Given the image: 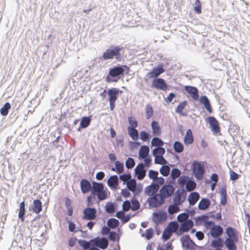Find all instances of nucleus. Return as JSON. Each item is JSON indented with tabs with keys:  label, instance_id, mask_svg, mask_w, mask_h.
Masks as SVG:
<instances>
[{
	"label": "nucleus",
	"instance_id": "41",
	"mask_svg": "<svg viewBox=\"0 0 250 250\" xmlns=\"http://www.w3.org/2000/svg\"><path fill=\"white\" fill-rule=\"evenodd\" d=\"M104 189V185L102 183H99L95 182L93 183L92 193H93L94 192L97 193L99 191H101V190H102Z\"/></svg>",
	"mask_w": 250,
	"mask_h": 250
},
{
	"label": "nucleus",
	"instance_id": "6",
	"mask_svg": "<svg viewBox=\"0 0 250 250\" xmlns=\"http://www.w3.org/2000/svg\"><path fill=\"white\" fill-rule=\"evenodd\" d=\"M186 199V194L182 189H177L175 192L173 198V203L177 205H181Z\"/></svg>",
	"mask_w": 250,
	"mask_h": 250
},
{
	"label": "nucleus",
	"instance_id": "59",
	"mask_svg": "<svg viewBox=\"0 0 250 250\" xmlns=\"http://www.w3.org/2000/svg\"><path fill=\"white\" fill-rule=\"evenodd\" d=\"M158 172L157 171H154L153 170H150L148 171V177L150 179L153 180V181H155L156 178H157V176L158 175Z\"/></svg>",
	"mask_w": 250,
	"mask_h": 250
},
{
	"label": "nucleus",
	"instance_id": "12",
	"mask_svg": "<svg viewBox=\"0 0 250 250\" xmlns=\"http://www.w3.org/2000/svg\"><path fill=\"white\" fill-rule=\"evenodd\" d=\"M165 70L163 68V64H159L158 66L152 69V70L148 73L147 76L149 78H157Z\"/></svg>",
	"mask_w": 250,
	"mask_h": 250
},
{
	"label": "nucleus",
	"instance_id": "21",
	"mask_svg": "<svg viewBox=\"0 0 250 250\" xmlns=\"http://www.w3.org/2000/svg\"><path fill=\"white\" fill-rule=\"evenodd\" d=\"M185 89L190 95L194 100H198L199 98L198 91L196 87L191 86H185Z\"/></svg>",
	"mask_w": 250,
	"mask_h": 250
},
{
	"label": "nucleus",
	"instance_id": "64",
	"mask_svg": "<svg viewBox=\"0 0 250 250\" xmlns=\"http://www.w3.org/2000/svg\"><path fill=\"white\" fill-rule=\"evenodd\" d=\"M131 208L130 203L128 201H125L123 204V210L124 211H127Z\"/></svg>",
	"mask_w": 250,
	"mask_h": 250
},
{
	"label": "nucleus",
	"instance_id": "34",
	"mask_svg": "<svg viewBox=\"0 0 250 250\" xmlns=\"http://www.w3.org/2000/svg\"><path fill=\"white\" fill-rule=\"evenodd\" d=\"M220 203L223 206H225L227 203V193L226 188H222L220 192Z\"/></svg>",
	"mask_w": 250,
	"mask_h": 250
},
{
	"label": "nucleus",
	"instance_id": "4",
	"mask_svg": "<svg viewBox=\"0 0 250 250\" xmlns=\"http://www.w3.org/2000/svg\"><path fill=\"white\" fill-rule=\"evenodd\" d=\"M122 91L119 90L116 88L109 89L107 91L108 95V101L111 110H113L115 106V102L118 98V95L119 93H122Z\"/></svg>",
	"mask_w": 250,
	"mask_h": 250
},
{
	"label": "nucleus",
	"instance_id": "53",
	"mask_svg": "<svg viewBox=\"0 0 250 250\" xmlns=\"http://www.w3.org/2000/svg\"><path fill=\"white\" fill-rule=\"evenodd\" d=\"M154 162L155 164L164 165L166 164L167 161L162 156H156L155 157Z\"/></svg>",
	"mask_w": 250,
	"mask_h": 250
},
{
	"label": "nucleus",
	"instance_id": "23",
	"mask_svg": "<svg viewBox=\"0 0 250 250\" xmlns=\"http://www.w3.org/2000/svg\"><path fill=\"white\" fill-rule=\"evenodd\" d=\"M194 140L193 136L192 131L190 129H188L186 133V135L184 138V142L186 145L191 144Z\"/></svg>",
	"mask_w": 250,
	"mask_h": 250
},
{
	"label": "nucleus",
	"instance_id": "40",
	"mask_svg": "<svg viewBox=\"0 0 250 250\" xmlns=\"http://www.w3.org/2000/svg\"><path fill=\"white\" fill-rule=\"evenodd\" d=\"M178 206L175 204L169 206L167 209L168 212L170 214H173L178 212L180 211V208Z\"/></svg>",
	"mask_w": 250,
	"mask_h": 250
},
{
	"label": "nucleus",
	"instance_id": "48",
	"mask_svg": "<svg viewBox=\"0 0 250 250\" xmlns=\"http://www.w3.org/2000/svg\"><path fill=\"white\" fill-rule=\"evenodd\" d=\"M127 187L128 188L132 191H135L136 188V182L134 180L130 179L127 182Z\"/></svg>",
	"mask_w": 250,
	"mask_h": 250
},
{
	"label": "nucleus",
	"instance_id": "52",
	"mask_svg": "<svg viewBox=\"0 0 250 250\" xmlns=\"http://www.w3.org/2000/svg\"><path fill=\"white\" fill-rule=\"evenodd\" d=\"M97 196L98 199L100 201L104 200L106 199L107 197V194L105 190L103 189L101 191H99L97 193Z\"/></svg>",
	"mask_w": 250,
	"mask_h": 250
},
{
	"label": "nucleus",
	"instance_id": "42",
	"mask_svg": "<svg viewBox=\"0 0 250 250\" xmlns=\"http://www.w3.org/2000/svg\"><path fill=\"white\" fill-rule=\"evenodd\" d=\"M119 221L115 218L109 219L107 221V225L108 227L112 229L117 228L119 226Z\"/></svg>",
	"mask_w": 250,
	"mask_h": 250
},
{
	"label": "nucleus",
	"instance_id": "45",
	"mask_svg": "<svg viewBox=\"0 0 250 250\" xmlns=\"http://www.w3.org/2000/svg\"><path fill=\"white\" fill-rule=\"evenodd\" d=\"M173 146L175 151L177 153H181L184 150V146L183 144L178 141L174 142Z\"/></svg>",
	"mask_w": 250,
	"mask_h": 250
},
{
	"label": "nucleus",
	"instance_id": "32",
	"mask_svg": "<svg viewBox=\"0 0 250 250\" xmlns=\"http://www.w3.org/2000/svg\"><path fill=\"white\" fill-rule=\"evenodd\" d=\"M25 213V203L24 201L21 202L20 204L19 207V212L18 214L19 218L21 221V222H23L24 221V215Z\"/></svg>",
	"mask_w": 250,
	"mask_h": 250
},
{
	"label": "nucleus",
	"instance_id": "20",
	"mask_svg": "<svg viewBox=\"0 0 250 250\" xmlns=\"http://www.w3.org/2000/svg\"><path fill=\"white\" fill-rule=\"evenodd\" d=\"M223 232V228L220 226H214L210 229V234L213 238H217Z\"/></svg>",
	"mask_w": 250,
	"mask_h": 250
},
{
	"label": "nucleus",
	"instance_id": "3",
	"mask_svg": "<svg viewBox=\"0 0 250 250\" xmlns=\"http://www.w3.org/2000/svg\"><path fill=\"white\" fill-rule=\"evenodd\" d=\"M192 172L197 179L203 180L205 172L203 164L197 161H194L192 163Z\"/></svg>",
	"mask_w": 250,
	"mask_h": 250
},
{
	"label": "nucleus",
	"instance_id": "22",
	"mask_svg": "<svg viewBox=\"0 0 250 250\" xmlns=\"http://www.w3.org/2000/svg\"><path fill=\"white\" fill-rule=\"evenodd\" d=\"M80 187L82 192L83 193H86L91 189V185L90 182L86 179H82L81 181Z\"/></svg>",
	"mask_w": 250,
	"mask_h": 250
},
{
	"label": "nucleus",
	"instance_id": "62",
	"mask_svg": "<svg viewBox=\"0 0 250 250\" xmlns=\"http://www.w3.org/2000/svg\"><path fill=\"white\" fill-rule=\"evenodd\" d=\"M106 210L108 213H113L115 211V207L114 205L112 203L106 204Z\"/></svg>",
	"mask_w": 250,
	"mask_h": 250
},
{
	"label": "nucleus",
	"instance_id": "36",
	"mask_svg": "<svg viewBox=\"0 0 250 250\" xmlns=\"http://www.w3.org/2000/svg\"><path fill=\"white\" fill-rule=\"evenodd\" d=\"M165 149L163 147H156L154 149H153L152 151V153L153 156L155 157L156 156H161L165 154Z\"/></svg>",
	"mask_w": 250,
	"mask_h": 250
},
{
	"label": "nucleus",
	"instance_id": "25",
	"mask_svg": "<svg viewBox=\"0 0 250 250\" xmlns=\"http://www.w3.org/2000/svg\"><path fill=\"white\" fill-rule=\"evenodd\" d=\"M118 178L117 175L111 176L107 181V185L111 188L115 189L118 187Z\"/></svg>",
	"mask_w": 250,
	"mask_h": 250
},
{
	"label": "nucleus",
	"instance_id": "13",
	"mask_svg": "<svg viewBox=\"0 0 250 250\" xmlns=\"http://www.w3.org/2000/svg\"><path fill=\"white\" fill-rule=\"evenodd\" d=\"M134 170L135 174L139 180H142L146 176V171L145 169V166L143 163L138 164Z\"/></svg>",
	"mask_w": 250,
	"mask_h": 250
},
{
	"label": "nucleus",
	"instance_id": "33",
	"mask_svg": "<svg viewBox=\"0 0 250 250\" xmlns=\"http://www.w3.org/2000/svg\"><path fill=\"white\" fill-rule=\"evenodd\" d=\"M91 119L90 117H85L82 119L80 125L78 129V131H80L81 128H86L90 124Z\"/></svg>",
	"mask_w": 250,
	"mask_h": 250
},
{
	"label": "nucleus",
	"instance_id": "50",
	"mask_svg": "<svg viewBox=\"0 0 250 250\" xmlns=\"http://www.w3.org/2000/svg\"><path fill=\"white\" fill-rule=\"evenodd\" d=\"M188 214L187 213H182L180 214L177 216V220L180 223H183L185 221L188 220Z\"/></svg>",
	"mask_w": 250,
	"mask_h": 250
},
{
	"label": "nucleus",
	"instance_id": "35",
	"mask_svg": "<svg viewBox=\"0 0 250 250\" xmlns=\"http://www.w3.org/2000/svg\"><path fill=\"white\" fill-rule=\"evenodd\" d=\"M164 144V142L161 139L157 137L152 138L151 141V146H155L156 147H163Z\"/></svg>",
	"mask_w": 250,
	"mask_h": 250
},
{
	"label": "nucleus",
	"instance_id": "56",
	"mask_svg": "<svg viewBox=\"0 0 250 250\" xmlns=\"http://www.w3.org/2000/svg\"><path fill=\"white\" fill-rule=\"evenodd\" d=\"M194 10L197 14H199L201 13V4L200 0H196Z\"/></svg>",
	"mask_w": 250,
	"mask_h": 250
},
{
	"label": "nucleus",
	"instance_id": "17",
	"mask_svg": "<svg viewBox=\"0 0 250 250\" xmlns=\"http://www.w3.org/2000/svg\"><path fill=\"white\" fill-rule=\"evenodd\" d=\"M30 210L36 214L39 213L42 210V203L39 199L34 200L32 205L29 208Z\"/></svg>",
	"mask_w": 250,
	"mask_h": 250
},
{
	"label": "nucleus",
	"instance_id": "55",
	"mask_svg": "<svg viewBox=\"0 0 250 250\" xmlns=\"http://www.w3.org/2000/svg\"><path fill=\"white\" fill-rule=\"evenodd\" d=\"M146 113L147 119L150 118L153 115V109L151 106L147 104L146 108Z\"/></svg>",
	"mask_w": 250,
	"mask_h": 250
},
{
	"label": "nucleus",
	"instance_id": "51",
	"mask_svg": "<svg viewBox=\"0 0 250 250\" xmlns=\"http://www.w3.org/2000/svg\"><path fill=\"white\" fill-rule=\"evenodd\" d=\"M196 187L195 182L192 181H188L186 184V188L188 191H191L193 190Z\"/></svg>",
	"mask_w": 250,
	"mask_h": 250
},
{
	"label": "nucleus",
	"instance_id": "63",
	"mask_svg": "<svg viewBox=\"0 0 250 250\" xmlns=\"http://www.w3.org/2000/svg\"><path fill=\"white\" fill-rule=\"evenodd\" d=\"M230 179L231 180L235 181L239 179L240 175L233 170H230Z\"/></svg>",
	"mask_w": 250,
	"mask_h": 250
},
{
	"label": "nucleus",
	"instance_id": "58",
	"mask_svg": "<svg viewBox=\"0 0 250 250\" xmlns=\"http://www.w3.org/2000/svg\"><path fill=\"white\" fill-rule=\"evenodd\" d=\"M171 235L172 232L167 228L164 230L162 237L164 240H167L171 237Z\"/></svg>",
	"mask_w": 250,
	"mask_h": 250
},
{
	"label": "nucleus",
	"instance_id": "14",
	"mask_svg": "<svg viewBox=\"0 0 250 250\" xmlns=\"http://www.w3.org/2000/svg\"><path fill=\"white\" fill-rule=\"evenodd\" d=\"M167 218V214L164 211H160L158 213L153 214V219L154 222L158 224L165 221Z\"/></svg>",
	"mask_w": 250,
	"mask_h": 250
},
{
	"label": "nucleus",
	"instance_id": "28",
	"mask_svg": "<svg viewBox=\"0 0 250 250\" xmlns=\"http://www.w3.org/2000/svg\"><path fill=\"white\" fill-rule=\"evenodd\" d=\"M236 242H237V241H235L234 239L227 238L225 240V244L229 250H236L237 247L235 245V243Z\"/></svg>",
	"mask_w": 250,
	"mask_h": 250
},
{
	"label": "nucleus",
	"instance_id": "44",
	"mask_svg": "<svg viewBox=\"0 0 250 250\" xmlns=\"http://www.w3.org/2000/svg\"><path fill=\"white\" fill-rule=\"evenodd\" d=\"M128 123L129 125L127 128L132 127L136 128L138 126V122L136 119L133 117H129L128 119Z\"/></svg>",
	"mask_w": 250,
	"mask_h": 250
},
{
	"label": "nucleus",
	"instance_id": "7",
	"mask_svg": "<svg viewBox=\"0 0 250 250\" xmlns=\"http://www.w3.org/2000/svg\"><path fill=\"white\" fill-rule=\"evenodd\" d=\"M174 188L170 185H165L163 186L159 190V193L166 200L170 197L173 193Z\"/></svg>",
	"mask_w": 250,
	"mask_h": 250
},
{
	"label": "nucleus",
	"instance_id": "18",
	"mask_svg": "<svg viewBox=\"0 0 250 250\" xmlns=\"http://www.w3.org/2000/svg\"><path fill=\"white\" fill-rule=\"evenodd\" d=\"M152 134L155 136H160L162 134V129L158 122L153 121L151 124Z\"/></svg>",
	"mask_w": 250,
	"mask_h": 250
},
{
	"label": "nucleus",
	"instance_id": "26",
	"mask_svg": "<svg viewBox=\"0 0 250 250\" xmlns=\"http://www.w3.org/2000/svg\"><path fill=\"white\" fill-rule=\"evenodd\" d=\"M226 234L228 236V238L234 239L235 241H238L237 232L234 229L231 227H228L226 229Z\"/></svg>",
	"mask_w": 250,
	"mask_h": 250
},
{
	"label": "nucleus",
	"instance_id": "60",
	"mask_svg": "<svg viewBox=\"0 0 250 250\" xmlns=\"http://www.w3.org/2000/svg\"><path fill=\"white\" fill-rule=\"evenodd\" d=\"M181 174V171L177 168H173L171 170V177L172 179H175Z\"/></svg>",
	"mask_w": 250,
	"mask_h": 250
},
{
	"label": "nucleus",
	"instance_id": "54",
	"mask_svg": "<svg viewBox=\"0 0 250 250\" xmlns=\"http://www.w3.org/2000/svg\"><path fill=\"white\" fill-rule=\"evenodd\" d=\"M91 242H87L85 240H80L79 241V244L83 248L84 250H88L90 247V243Z\"/></svg>",
	"mask_w": 250,
	"mask_h": 250
},
{
	"label": "nucleus",
	"instance_id": "10",
	"mask_svg": "<svg viewBox=\"0 0 250 250\" xmlns=\"http://www.w3.org/2000/svg\"><path fill=\"white\" fill-rule=\"evenodd\" d=\"M208 122L209 124L211 131L214 134H218L220 132V127L218 121L214 117H209L207 119Z\"/></svg>",
	"mask_w": 250,
	"mask_h": 250
},
{
	"label": "nucleus",
	"instance_id": "61",
	"mask_svg": "<svg viewBox=\"0 0 250 250\" xmlns=\"http://www.w3.org/2000/svg\"><path fill=\"white\" fill-rule=\"evenodd\" d=\"M211 245L214 248H219L222 247L223 244L221 239L219 238L217 240H213L211 243Z\"/></svg>",
	"mask_w": 250,
	"mask_h": 250
},
{
	"label": "nucleus",
	"instance_id": "1",
	"mask_svg": "<svg viewBox=\"0 0 250 250\" xmlns=\"http://www.w3.org/2000/svg\"><path fill=\"white\" fill-rule=\"evenodd\" d=\"M123 47L119 46H111L103 53L101 59L107 60L115 58L117 60H120L122 56L121 51Z\"/></svg>",
	"mask_w": 250,
	"mask_h": 250
},
{
	"label": "nucleus",
	"instance_id": "47",
	"mask_svg": "<svg viewBox=\"0 0 250 250\" xmlns=\"http://www.w3.org/2000/svg\"><path fill=\"white\" fill-rule=\"evenodd\" d=\"M187 104V102L186 101L179 103L175 110L176 112L181 114L182 113L183 109H184Z\"/></svg>",
	"mask_w": 250,
	"mask_h": 250
},
{
	"label": "nucleus",
	"instance_id": "5",
	"mask_svg": "<svg viewBox=\"0 0 250 250\" xmlns=\"http://www.w3.org/2000/svg\"><path fill=\"white\" fill-rule=\"evenodd\" d=\"M149 206L152 208H157L163 204L165 199L160 193H156L147 199Z\"/></svg>",
	"mask_w": 250,
	"mask_h": 250
},
{
	"label": "nucleus",
	"instance_id": "39",
	"mask_svg": "<svg viewBox=\"0 0 250 250\" xmlns=\"http://www.w3.org/2000/svg\"><path fill=\"white\" fill-rule=\"evenodd\" d=\"M153 235L154 230L152 228L147 229L145 232H143L141 234L142 237L146 238L147 240H150L151 239Z\"/></svg>",
	"mask_w": 250,
	"mask_h": 250
},
{
	"label": "nucleus",
	"instance_id": "8",
	"mask_svg": "<svg viewBox=\"0 0 250 250\" xmlns=\"http://www.w3.org/2000/svg\"><path fill=\"white\" fill-rule=\"evenodd\" d=\"M151 86L157 89L166 91L167 89L168 85L163 79L156 78L152 81Z\"/></svg>",
	"mask_w": 250,
	"mask_h": 250
},
{
	"label": "nucleus",
	"instance_id": "30",
	"mask_svg": "<svg viewBox=\"0 0 250 250\" xmlns=\"http://www.w3.org/2000/svg\"><path fill=\"white\" fill-rule=\"evenodd\" d=\"M200 197L199 194L196 192H191L188 196V200L190 205H194L198 201Z\"/></svg>",
	"mask_w": 250,
	"mask_h": 250
},
{
	"label": "nucleus",
	"instance_id": "15",
	"mask_svg": "<svg viewBox=\"0 0 250 250\" xmlns=\"http://www.w3.org/2000/svg\"><path fill=\"white\" fill-rule=\"evenodd\" d=\"M198 223L203 224L204 226L208 229H210L214 226V223L209 221L208 217L207 215H203L199 217L197 219Z\"/></svg>",
	"mask_w": 250,
	"mask_h": 250
},
{
	"label": "nucleus",
	"instance_id": "29",
	"mask_svg": "<svg viewBox=\"0 0 250 250\" xmlns=\"http://www.w3.org/2000/svg\"><path fill=\"white\" fill-rule=\"evenodd\" d=\"M210 205V201L207 198L202 199L198 204V208L200 210L207 209Z\"/></svg>",
	"mask_w": 250,
	"mask_h": 250
},
{
	"label": "nucleus",
	"instance_id": "16",
	"mask_svg": "<svg viewBox=\"0 0 250 250\" xmlns=\"http://www.w3.org/2000/svg\"><path fill=\"white\" fill-rule=\"evenodd\" d=\"M90 242H92V243H93L96 246L102 249L106 248L108 245L107 239L104 238H102L101 239L95 238L91 240Z\"/></svg>",
	"mask_w": 250,
	"mask_h": 250
},
{
	"label": "nucleus",
	"instance_id": "43",
	"mask_svg": "<svg viewBox=\"0 0 250 250\" xmlns=\"http://www.w3.org/2000/svg\"><path fill=\"white\" fill-rule=\"evenodd\" d=\"M11 108V105L9 103H6L0 110V113L3 116H6L8 113V110Z\"/></svg>",
	"mask_w": 250,
	"mask_h": 250
},
{
	"label": "nucleus",
	"instance_id": "31",
	"mask_svg": "<svg viewBox=\"0 0 250 250\" xmlns=\"http://www.w3.org/2000/svg\"><path fill=\"white\" fill-rule=\"evenodd\" d=\"M127 131L129 136L134 141H137L139 139V133L138 130L134 128H127Z\"/></svg>",
	"mask_w": 250,
	"mask_h": 250
},
{
	"label": "nucleus",
	"instance_id": "46",
	"mask_svg": "<svg viewBox=\"0 0 250 250\" xmlns=\"http://www.w3.org/2000/svg\"><path fill=\"white\" fill-rule=\"evenodd\" d=\"M140 139L143 142H148L150 139L149 134L145 131H142L140 134Z\"/></svg>",
	"mask_w": 250,
	"mask_h": 250
},
{
	"label": "nucleus",
	"instance_id": "38",
	"mask_svg": "<svg viewBox=\"0 0 250 250\" xmlns=\"http://www.w3.org/2000/svg\"><path fill=\"white\" fill-rule=\"evenodd\" d=\"M178 224L176 222H171L167 226V229L172 233H176L178 231Z\"/></svg>",
	"mask_w": 250,
	"mask_h": 250
},
{
	"label": "nucleus",
	"instance_id": "49",
	"mask_svg": "<svg viewBox=\"0 0 250 250\" xmlns=\"http://www.w3.org/2000/svg\"><path fill=\"white\" fill-rule=\"evenodd\" d=\"M160 172L164 176H167L170 172V167L167 166H163L160 169Z\"/></svg>",
	"mask_w": 250,
	"mask_h": 250
},
{
	"label": "nucleus",
	"instance_id": "27",
	"mask_svg": "<svg viewBox=\"0 0 250 250\" xmlns=\"http://www.w3.org/2000/svg\"><path fill=\"white\" fill-rule=\"evenodd\" d=\"M200 102L204 105V107L209 113H212V110L211 105L208 98L206 96H202L200 98Z\"/></svg>",
	"mask_w": 250,
	"mask_h": 250
},
{
	"label": "nucleus",
	"instance_id": "37",
	"mask_svg": "<svg viewBox=\"0 0 250 250\" xmlns=\"http://www.w3.org/2000/svg\"><path fill=\"white\" fill-rule=\"evenodd\" d=\"M115 168L113 167L111 170L112 171H116L117 173L120 174L124 171V165L120 161H116L115 163Z\"/></svg>",
	"mask_w": 250,
	"mask_h": 250
},
{
	"label": "nucleus",
	"instance_id": "2",
	"mask_svg": "<svg viewBox=\"0 0 250 250\" xmlns=\"http://www.w3.org/2000/svg\"><path fill=\"white\" fill-rule=\"evenodd\" d=\"M125 70L123 66H116L109 69L108 75L105 78L107 83L117 82L118 79H114L112 78L118 77L123 75Z\"/></svg>",
	"mask_w": 250,
	"mask_h": 250
},
{
	"label": "nucleus",
	"instance_id": "19",
	"mask_svg": "<svg viewBox=\"0 0 250 250\" xmlns=\"http://www.w3.org/2000/svg\"><path fill=\"white\" fill-rule=\"evenodd\" d=\"M159 186L157 184H152L145 188V193L146 195L152 196L158 191Z\"/></svg>",
	"mask_w": 250,
	"mask_h": 250
},
{
	"label": "nucleus",
	"instance_id": "9",
	"mask_svg": "<svg viewBox=\"0 0 250 250\" xmlns=\"http://www.w3.org/2000/svg\"><path fill=\"white\" fill-rule=\"evenodd\" d=\"M97 210L94 208H86L83 211V218L86 220H94L96 217Z\"/></svg>",
	"mask_w": 250,
	"mask_h": 250
},
{
	"label": "nucleus",
	"instance_id": "11",
	"mask_svg": "<svg viewBox=\"0 0 250 250\" xmlns=\"http://www.w3.org/2000/svg\"><path fill=\"white\" fill-rule=\"evenodd\" d=\"M193 222L191 220H188L182 223L180 227L179 230L177 232V235H181L184 232H187L192 228Z\"/></svg>",
	"mask_w": 250,
	"mask_h": 250
},
{
	"label": "nucleus",
	"instance_id": "57",
	"mask_svg": "<svg viewBox=\"0 0 250 250\" xmlns=\"http://www.w3.org/2000/svg\"><path fill=\"white\" fill-rule=\"evenodd\" d=\"M135 166V162L133 158H128L125 162V166L128 169L133 168Z\"/></svg>",
	"mask_w": 250,
	"mask_h": 250
},
{
	"label": "nucleus",
	"instance_id": "24",
	"mask_svg": "<svg viewBox=\"0 0 250 250\" xmlns=\"http://www.w3.org/2000/svg\"><path fill=\"white\" fill-rule=\"evenodd\" d=\"M149 152V148L147 146H142L140 147L139 151V158L140 159L141 158H145L148 156Z\"/></svg>",
	"mask_w": 250,
	"mask_h": 250
}]
</instances>
